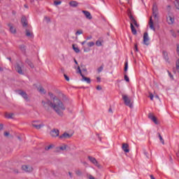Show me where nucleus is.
<instances>
[{"mask_svg": "<svg viewBox=\"0 0 179 179\" xmlns=\"http://www.w3.org/2000/svg\"><path fill=\"white\" fill-rule=\"evenodd\" d=\"M42 104L45 108H47L48 106L51 107L59 117L64 116V111H65L66 108L60 99H56V101H53V103L50 100H48L46 102L42 101Z\"/></svg>", "mask_w": 179, "mask_h": 179, "instance_id": "nucleus-1", "label": "nucleus"}, {"mask_svg": "<svg viewBox=\"0 0 179 179\" xmlns=\"http://www.w3.org/2000/svg\"><path fill=\"white\" fill-rule=\"evenodd\" d=\"M122 99L126 106H127L130 108H132L134 107V105L132 104V103H131V99L128 97L127 95H122Z\"/></svg>", "mask_w": 179, "mask_h": 179, "instance_id": "nucleus-2", "label": "nucleus"}, {"mask_svg": "<svg viewBox=\"0 0 179 179\" xmlns=\"http://www.w3.org/2000/svg\"><path fill=\"white\" fill-rule=\"evenodd\" d=\"M22 170L25 173H33V166L29 165H22Z\"/></svg>", "mask_w": 179, "mask_h": 179, "instance_id": "nucleus-3", "label": "nucleus"}, {"mask_svg": "<svg viewBox=\"0 0 179 179\" xmlns=\"http://www.w3.org/2000/svg\"><path fill=\"white\" fill-rule=\"evenodd\" d=\"M152 15L155 19H158L159 17V9L157 8V6L156 4H153L152 6Z\"/></svg>", "mask_w": 179, "mask_h": 179, "instance_id": "nucleus-4", "label": "nucleus"}, {"mask_svg": "<svg viewBox=\"0 0 179 179\" xmlns=\"http://www.w3.org/2000/svg\"><path fill=\"white\" fill-rule=\"evenodd\" d=\"M88 159L90 162H91V163H92L93 164L96 166V167H99V169H100V164H99V162H97V159H96V158L89 156Z\"/></svg>", "mask_w": 179, "mask_h": 179, "instance_id": "nucleus-5", "label": "nucleus"}, {"mask_svg": "<svg viewBox=\"0 0 179 179\" xmlns=\"http://www.w3.org/2000/svg\"><path fill=\"white\" fill-rule=\"evenodd\" d=\"M18 94H20V96H22V97L26 101H29V96L27 95V93H26V92L22 90H19Z\"/></svg>", "mask_w": 179, "mask_h": 179, "instance_id": "nucleus-6", "label": "nucleus"}, {"mask_svg": "<svg viewBox=\"0 0 179 179\" xmlns=\"http://www.w3.org/2000/svg\"><path fill=\"white\" fill-rule=\"evenodd\" d=\"M23 67V65L19 64V63L16 64L15 66V71L19 73L20 75H24V73H23V70H22V68Z\"/></svg>", "mask_w": 179, "mask_h": 179, "instance_id": "nucleus-7", "label": "nucleus"}, {"mask_svg": "<svg viewBox=\"0 0 179 179\" xmlns=\"http://www.w3.org/2000/svg\"><path fill=\"white\" fill-rule=\"evenodd\" d=\"M143 43L145 45H149V35L148 32H145L143 35Z\"/></svg>", "mask_w": 179, "mask_h": 179, "instance_id": "nucleus-8", "label": "nucleus"}, {"mask_svg": "<svg viewBox=\"0 0 179 179\" xmlns=\"http://www.w3.org/2000/svg\"><path fill=\"white\" fill-rule=\"evenodd\" d=\"M59 139H69L72 138V134L64 132L62 135L59 136Z\"/></svg>", "mask_w": 179, "mask_h": 179, "instance_id": "nucleus-9", "label": "nucleus"}, {"mask_svg": "<svg viewBox=\"0 0 179 179\" xmlns=\"http://www.w3.org/2000/svg\"><path fill=\"white\" fill-rule=\"evenodd\" d=\"M50 135L53 138H56V136H59V130L57 129H54L50 131Z\"/></svg>", "mask_w": 179, "mask_h": 179, "instance_id": "nucleus-10", "label": "nucleus"}, {"mask_svg": "<svg viewBox=\"0 0 179 179\" xmlns=\"http://www.w3.org/2000/svg\"><path fill=\"white\" fill-rule=\"evenodd\" d=\"M122 149L125 153H129V145L128 143H122Z\"/></svg>", "mask_w": 179, "mask_h": 179, "instance_id": "nucleus-11", "label": "nucleus"}, {"mask_svg": "<svg viewBox=\"0 0 179 179\" xmlns=\"http://www.w3.org/2000/svg\"><path fill=\"white\" fill-rule=\"evenodd\" d=\"M83 13H84L86 19H88L89 20H92L93 19V17L92 16V14H90V12L87 10H83Z\"/></svg>", "mask_w": 179, "mask_h": 179, "instance_id": "nucleus-12", "label": "nucleus"}, {"mask_svg": "<svg viewBox=\"0 0 179 179\" xmlns=\"http://www.w3.org/2000/svg\"><path fill=\"white\" fill-rule=\"evenodd\" d=\"M148 118H150V120H151L152 121H153V122L157 125L159 124V122H157V118H156V117H155L153 115V114L152 113H149L148 114Z\"/></svg>", "mask_w": 179, "mask_h": 179, "instance_id": "nucleus-13", "label": "nucleus"}, {"mask_svg": "<svg viewBox=\"0 0 179 179\" xmlns=\"http://www.w3.org/2000/svg\"><path fill=\"white\" fill-rule=\"evenodd\" d=\"M148 118H150V120H151L152 121H153V122L157 125L159 124V122H157V118H156V117H155L153 115V114L152 113H149L148 114Z\"/></svg>", "mask_w": 179, "mask_h": 179, "instance_id": "nucleus-14", "label": "nucleus"}, {"mask_svg": "<svg viewBox=\"0 0 179 179\" xmlns=\"http://www.w3.org/2000/svg\"><path fill=\"white\" fill-rule=\"evenodd\" d=\"M162 55H163V57L165 59L166 62H168V64H170V59L169 58V53L166 51L163 50Z\"/></svg>", "mask_w": 179, "mask_h": 179, "instance_id": "nucleus-15", "label": "nucleus"}, {"mask_svg": "<svg viewBox=\"0 0 179 179\" xmlns=\"http://www.w3.org/2000/svg\"><path fill=\"white\" fill-rule=\"evenodd\" d=\"M21 23H22L23 27H27V19L26 18L25 16H22V17L21 18Z\"/></svg>", "mask_w": 179, "mask_h": 179, "instance_id": "nucleus-16", "label": "nucleus"}, {"mask_svg": "<svg viewBox=\"0 0 179 179\" xmlns=\"http://www.w3.org/2000/svg\"><path fill=\"white\" fill-rule=\"evenodd\" d=\"M32 127H34V128H36V129H41V128L44 127V124H37L36 122H34L32 123Z\"/></svg>", "mask_w": 179, "mask_h": 179, "instance_id": "nucleus-17", "label": "nucleus"}, {"mask_svg": "<svg viewBox=\"0 0 179 179\" xmlns=\"http://www.w3.org/2000/svg\"><path fill=\"white\" fill-rule=\"evenodd\" d=\"M149 26L151 30L156 31V28H155V25H153V19H152V17H150Z\"/></svg>", "mask_w": 179, "mask_h": 179, "instance_id": "nucleus-18", "label": "nucleus"}, {"mask_svg": "<svg viewBox=\"0 0 179 179\" xmlns=\"http://www.w3.org/2000/svg\"><path fill=\"white\" fill-rule=\"evenodd\" d=\"M130 27H131L132 34H134V36H136L138 32L136 31V29H135V27H134V24L130 23Z\"/></svg>", "mask_w": 179, "mask_h": 179, "instance_id": "nucleus-19", "label": "nucleus"}, {"mask_svg": "<svg viewBox=\"0 0 179 179\" xmlns=\"http://www.w3.org/2000/svg\"><path fill=\"white\" fill-rule=\"evenodd\" d=\"M69 5L72 6V8H76L79 5V3L76 1H71L69 2Z\"/></svg>", "mask_w": 179, "mask_h": 179, "instance_id": "nucleus-20", "label": "nucleus"}, {"mask_svg": "<svg viewBox=\"0 0 179 179\" xmlns=\"http://www.w3.org/2000/svg\"><path fill=\"white\" fill-rule=\"evenodd\" d=\"M83 80H85V82H87V83L90 84L92 83V80H90V78L85 77L83 74H81Z\"/></svg>", "mask_w": 179, "mask_h": 179, "instance_id": "nucleus-21", "label": "nucleus"}, {"mask_svg": "<svg viewBox=\"0 0 179 179\" xmlns=\"http://www.w3.org/2000/svg\"><path fill=\"white\" fill-rule=\"evenodd\" d=\"M38 92H39V93H41V94H45V93H47V91H45V89H44V87H43L41 86L38 87Z\"/></svg>", "mask_w": 179, "mask_h": 179, "instance_id": "nucleus-22", "label": "nucleus"}, {"mask_svg": "<svg viewBox=\"0 0 179 179\" xmlns=\"http://www.w3.org/2000/svg\"><path fill=\"white\" fill-rule=\"evenodd\" d=\"M166 20L169 24H173L174 23V18L171 17V16L168 17Z\"/></svg>", "mask_w": 179, "mask_h": 179, "instance_id": "nucleus-23", "label": "nucleus"}, {"mask_svg": "<svg viewBox=\"0 0 179 179\" xmlns=\"http://www.w3.org/2000/svg\"><path fill=\"white\" fill-rule=\"evenodd\" d=\"M19 48L23 54H26V45H20Z\"/></svg>", "mask_w": 179, "mask_h": 179, "instance_id": "nucleus-24", "label": "nucleus"}, {"mask_svg": "<svg viewBox=\"0 0 179 179\" xmlns=\"http://www.w3.org/2000/svg\"><path fill=\"white\" fill-rule=\"evenodd\" d=\"M8 27H10V33H12L13 34H16V29H15L13 26H12V24H9Z\"/></svg>", "mask_w": 179, "mask_h": 179, "instance_id": "nucleus-25", "label": "nucleus"}, {"mask_svg": "<svg viewBox=\"0 0 179 179\" xmlns=\"http://www.w3.org/2000/svg\"><path fill=\"white\" fill-rule=\"evenodd\" d=\"M129 19H130V20H131V23H132V24H135L136 23H137V22H136V20H135V18L134 17V15H129Z\"/></svg>", "mask_w": 179, "mask_h": 179, "instance_id": "nucleus-26", "label": "nucleus"}, {"mask_svg": "<svg viewBox=\"0 0 179 179\" xmlns=\"http://www.w3.org/2000/svg\"><path fill=\"white\" fill-rule=\"evenodd\" d=\"M48 94H49L50 99H52L53 101L57 102V99H58V98H57V96H55L54 94H52V92H48Z\"/></svg>", "mask_w": 179, "mask_h": 179, "instance_id": "nucleus-27", "label": "nucleus"}, {"mask_svg": "<svg viewBox=\"0 0 179 179\" xmlns=\"http://www.w3.org/2000/svg\"><path fill=\"white\" fill-rule=\"evenodd\" d=\"M5 117L8 118V120H12V118H13V113H6Z\"/></svg>", "mask_w": 179, "mask_h": 179, "instance_id": "nucleus-28", "label": "nucleus"}, {"mask_svg": "<svg viewBox=\"0 0 179 179\" xmlns=\"http://www.w3.org/2000/svg\"><path fill=\"white\" fill-rule=\"evenodd\" d=\"M26 64H27L30 68H34V64H32V62L29 59H27L26 61H25Z\"/></svg>", "mask_w": 179, "mask_h": 179, "instance_id": "nucleus-29", "label": "nucleus"}, {"mask_svg": "<svg viewBox=\"0 0 179 179\" xmlns=\"http://www.w3.org/2000/svg\"><path fill=\"white\" fill-rule=\"evenodd\" d=\"M26 36L27 37H32L33 33L30 32L29 29H26Z\"/></svg>", "mask_w": 179, "mask_h": 179, "instance_id": "nucleus-30", "label": "nucleus"}, {"mask_svg": "<svg viewBox=\"0 0 179 179\" xmlns=\"http://www.w3.org/2000/svg\"><path fill=\"white\" fill-rule=\"evenodd\" d=\"M157 135H158V136L159 138L160 142L162 143V145H164V140L163 139V137L162 136L160 133H157Z\"/></svg>", "mask_w": 179, "mask_h": 179, "instance_id": "nucleus-31", "label": "nucleus"}, {"mask_svg": "<svg viewBox=\"0 0 179 179\" xmlns=\"http://www.w3.org/2000/svg\"><path fill=\"white\" fill-rule=\"evenodd\" d=\"M103 69H104V64H101V66L99 68H98L97 69L98 73H100L101 72H102Z\"/></svg>", "mask_w": 179, "mask_h": 179, "instance_id": "nucleus-32", "label": "nucleus"}, {"mask_svg": "<svg viewBox=\"0 0 179 179\" xmlns=\"http://www.w3.org/2000/svg\"><path fill=\"white\" fill-rule=\"evenodd\" d=\"M73 50L75 51V52H76L77 54H78V52H80V50H79V48H76L75 47V45H73Z\"/></svg>", "mask_w": 179, "mask_h": 179, "instance_id": "nucleus-33", "label": "nucleus"}, {"mask_svg": "<svg viewBox=\"0 0 179 179\" xmlns=\"http://www.w3.org/2000/svg\"><path fill=\"white\" fill-rule=\"evenodd\" d=\"M80 34H83V30H82V29H79L78 31H77L76 32V36H79Z\"/></svg>", "mask_w": 179, "mask_h": 179, "instance_id": "nucleus-34", "label": "nucleus"}, {"mask_svg": "<svg viewBox=\"0 0 179 179\" xmlns=\"http://www.w3.org/2000/svg\"><path fill=\"white\" fill-rule=\"evenodd\" d=\"M127 71H128V62H126L124 63V73H127Z\"/></svg>", "mask_w": 179, "mask_h": 179, "instance_id": "nucleus-35", "label": "nucleus"}, {"mask_svg": "<svg viewBox=\"0 0 179 179\" xmlns=\"http://www.w3.org/2000/svg\"><path fill=\"white\" fill-rule=\"evenodd\" d=\"M176 69L179 73V59L176 61Z\"/></svg>", "mask_w": 179, "mask_h": 179, "instance_id": "nucleus-36", "label": "nucleus"}, {"mask_svg": "<svg viewBox=\"0 0 179 179\" xmlns=\"http://www.w3.org/2000/svg\"><path fill=\"white\" fill-rule=\"evenodd\" d=\"M175 6L177 9H179V1L178 0H176Z\"/></svg>", "mask_w": 179, "mask_h": 179, "instance_id": "nucleus-37", "label": "nucleus"}, {"mask_svg": "<svg viewBox=\"0 0 179 179\" xmlns=\"http://www.w3.org/2000/svg\"><path fill=\"white\" fill-rule=\"evenodd\" d=\"M87 44L88 47H93V45H94V42H89Z\"/></svg>", "mask_w": 179, "mask_h": 179, "instance_id": "nucleus-38", "label": "nucleus"}, {"mask_svg": "<svg viewBox=\"0 0 179 179\" xmlns=\"http://www.w3.org/2000/svg\"><path fill=\"white\" fill-rule=\"evenodd\" d=\"M169 75V77L171 78V79H172L173 80H174V76H173V74H171V73L170 71H167Z\"/></svg>", "mask_w": 179, "mask_h": 179, "instance_id": "nucleus-39", "label": "nucleus"}, {"mask_svg": "<svg viewBox=\"0 0 179 179\" xmlns=\"http://www.w3.org/2000/svg\"><path fill=\"white\" fill-rule=\"evenodd\" d=\"M76 174L77 176H82V171H80V170H77V171H76Z\"/></svg>", "mask_w": 179, "mask_h": 179, "instance_id": "nucleus-40", "label": "nucleus"}, {"mask_svg": "<svg viewBox=\"0 0 179 179\" xmlns=\"http://www.w3.org/2000/svg\"><path fill=\"white\" fill-rule=\"evenodd\" d=\"M96 45H97V47H101V41H96Z\"/></svg>", "mask_w": 179, "mask_h": 179, "instance_id": "nucleus-41", "label": "nucleus"}, {"mask_svg": "<svg viewBox=\"0 0 179 179\" xmlns=\"http://www.w3.org/2000/svg\"><path fill=\"white\" fill-rule=\"evenodd\" d=\"M52 148V145H50L45 148V150H50V149H51Z\"/></svg>", "mask_w": 179, "mask_h": 179, "instance_id": "nucleus-42", "label": "nucleus"}, {"mask_svg": "<svg viewBox=\"0 0 179 179\" xmlns=\"http://www.w3.org/2000/svg\"><path fill=\"white\" fill-rule=\"evenodd\" d=\"M124 80H126V82H129V78L127 74L124 75Z\"/></svg>", "mask_w": 179, "mask_h": 179, "instance_id": "nucleus-43", "label": "nucleus"}, {"mask_svg": "<svg viewBox=\"0 0 179 179\" xmlns=\"http://www.w3.org/2000/svg\"><path fill=\"white\" fill-rule=\"evenodd\" d=\"M44 19L48 23H50V22H51V19H50V17H45Z\"/></svg>", "mask_w": 179, "mask_h": 179, "instance_id": "nucleus-44", "label": "nucleus"}, {"mask_svg": "<svg viewBox=\"0 0 179 179\" xmlns=\"http://www.w3.org/2000/svg\"><path fill=\"white\" fill-rule=\"evenodd\" d=\"M171 33L173 37H175V38L177 37V34L173 30H171Z\"/></svg>", "mask_w": 179, "mask_h": 179, "instance_id": "nucleus-45", "label": "nucleus"}, {"mask_svg": "<svg viewBox=\"0 0 179 179\" xmlns=\"http://www.w3.org/2000/svg\"><path fill=\"white\" fill-rule=\"evenodd\" d=\"M78 73H80V76H82V75H83V73H82V70H80V66H78Z\"/></svg>", "mask_w": 179, "mask_h": 179, "instance_id": "nucleus-46", "label": "nucleus"}, {"mask_svg": "<svg viewBox=\"0 0 179 179\" xmlns=\"http://www.w3.org/2000/svg\"><path fill=\"white\" fill-rule=\"evenodd\" d=\"M60 150H66V145L59 147Z\"/></svg>", "mask_w": 179, "mask_h": 179, "instance_id": "nucleus-47", "label": "nucleus"}, {"mask_svg": "<svg viewBox=\"0 0 179 179\" xmlns=\"http://www.w3.org/2000/svg\"><path fill=\"white\" fill-rule=\"evenodd\" d=\"M64 78L66 79V80H67V82H69V77L68 76H66V74L64 75Z\"/></svg>", "mask_w": 179, "mask_h": 179, "instance_id": "nucleus-48", "label": "nucleus"}, {"mask_svg": "<svg viewBox=\"0 0 179 179\" xmlns=\"http://www.w3.org/2000/svg\"><path fill=\"white\" fill-rule=\"evenodd\" d=\"M144 155L148 159H149V154L148 153V152H146V150H144Z\"/></svg>", "mask_w": 179, "mask_h": 179, "instance_id": "nucleus-49", "label": "nucleus"}, {"mask_svg": "<svg viewBox=\"0 0 179 179\" xmlns=\"http://www.w3.org/2000/svg\"><path fill=\"white\" fill-rule=\"evenodd\" d=\"M134 50L136 52L139 51V50L138 49V45H136V44L134 45Z\"/></svg>", "mask_w": 179, "mask_h": 179, "instance_id": "nucleus-50", "label": "nucleus"}, {"mask_svg": "<svg viewBox=\"0 0 179 179\" xmlns=\"http://www.w3.org/2000/svg\"><path fill=\"white\" fill-rule=\"evenodd\" d=\"M61 3H62L61 1H57L54 2L55 5L56 6L61 5Z\"/></svg>", "mask_w": 179, "mask_h": 179, "instance_id": "nucleus-51", "label": "nucleus"}, {"mask_svg": "<svg viewBox=\"0 0 179 179\" xmlns=\"http://www.w3.org/2000/svg\"><path fill=\"white\" fill-rule=\"evenodd\" d=\"M155 97V96L153 95V94H150V100L153 101V98Z\"/></svg>", "mask_w": 179, "mask_h": 179, "instance_id": "nucleus-52", "label": "nucleus"}, {"mask_svg": "<svg viewBox=\"0 0 179 179\" xmlns=\"http://www.w3.org/2000/svg\"><path fill=\"white\" fill-rule=\"evenodd\" d=\"M10 134L8 131L4 132V136H9Z\"/></svg>", "mask_w": 179, "mask_h": 179, "instance_id": "nucleus-53", "label": "nucleus"}, {"mask_svg": "<svg viewBox=\"0 0 179 179\" xmlns=\"http://www.w3.org/2000/svg\"><path fill=\"white\" fill-rule=\"evenodd\" d=\"M3 129V124L0 123V131H2Z\"/></svg>", "mask_w": 179, "mask_h": 179, "instance_id": "nucleus-54", "label": "nucleus"}, {"mask_svg": "<svg viewBox=\"0 0 179 179\" xmlns=\"http://www.w3.org/2000/svg\"><path fill=\"white\" fill-rule=\"evenodd\" d=\"M37 2V0H30V3H31V5H34V2Z\"/></svg>", "mask_w": 179, "mask_h": 179, "instance_id": "nucleus-55", "label": "nucleus"}, {"mask_svg": "<svg viewBox=\"0 0 179 179\" xmlns=\"http://www.w3.org/2000/svg\"><path fill=\"white\" fill-rule=\"evenodd\" d=\"M96 90H101V86L97 85L96 86Z\"/></svg>", "mask_w": 179, "mask_h": 179, "instance_id": "nucleus-56", "label": "nucleus"}, {"mask_svg": "<svg viewBox=\"0 0 179 179\" xmlns=\"http://www.w3.org/2000/svg\"><path fill=\"white\" fill-rule=\"evenodd\" d=\"M92 36H87L86 38V41H87V40H92Z\"/></svg>", "mask_w": 179, "mask_h": 179, "instance_id": "nucleus-57", "label": "nucleus"}, {"mask_svg": "<svg viewBox=\"0 0 179 179\" xmlns=\"http://www.w3.org/2000/svg\"><path fill=\"white\" fill-rule=\"evenodd\" d=\"M96 80H97V82L100 83V82H101V78L100 77H97Z\"/></svg>", "mask_w": 179, "mask_h": 179, "instance_id": "nucleus-58", "label": "nucleus"}, {"mask_svg": "<svg viewBox=\"0 0 179 179\" xmlns=\"http://www.w3.org/2000/svg\"><path fill=\"white\" fill-rule=\"evenodd\" d=\"M14 173H15V174H19V171L17 169H14Z\"/></svg>", "mask_w": 179, "mask_h": 179, "instance_id": "nucleus-59", "label": "nucleus"}, {"mask_svg": "<svg viewBox=\"0 0 179 179\" xmlns=\"http://www.w3.org/2000/svg\"><path fill=\"white\" fill-rule=\"evenodd\" d=\"M108 113H110L111 114H113V109L111 108H109Z\"/></svg>", "mask_w": 179, "mask_h": 179, "instance_id": "nucleus-60", "label": "nucleus"}, {"mask_svg": "<svg viewBox=\"0 0 179 179\" xmlns=\"http://www.w3.org/2000/svg\"><path fill=\"white\" fill-rule=\"evenodd\" d=\"M86 43H87V41H83V42L81 43V45H85V44H86Z\"/></svg>", "mask_w": 179, "mask_h": 179, "instance_id": "nucleus-61", "label": "nucleus"}, {"mask_svg": "<svg viewBox=\"0 0 179 179\" xmlns=\"http://www.w3.org/2000/svg\"><path fill=\"white\" fill-rule=\"evenodd\" d=\"M134 26H136V27H139V24H138V22H136V24H134Z\"/></svg>", "mask_w": 179, "mask_h": 179, "instance_id": "nucleus-62", "label": "nucleus"}, {"mask_svg": "<svg viewBox=\"0 0 179 179\" xmlns=\"http://www.w3.org/2000/svg\"><path fill=\"white\" fill-rule=\"evenodd\" d=\"M134 26H136V27H139V24H138V22H136V24H134Z\"/></svg>", "mask_w": 179, "mask_h": 179, "instance_id": "nucleus-63", "label": "nucleus"}, {"mask_svg": "<svg viewBox=\"0 0 179 179\" xmlns=\"http://www.w3.org/2000/svg\"><path fill=\"white\" fill-rule=\"evenodd\" d=\"M89 178H90V179H94V177H93L92 176H89Z\"/></svg>", "mask_w": 179, "mask_h": 179, "instance_id": "nucleus-64", "label": "nucleus"}]
</instances>
